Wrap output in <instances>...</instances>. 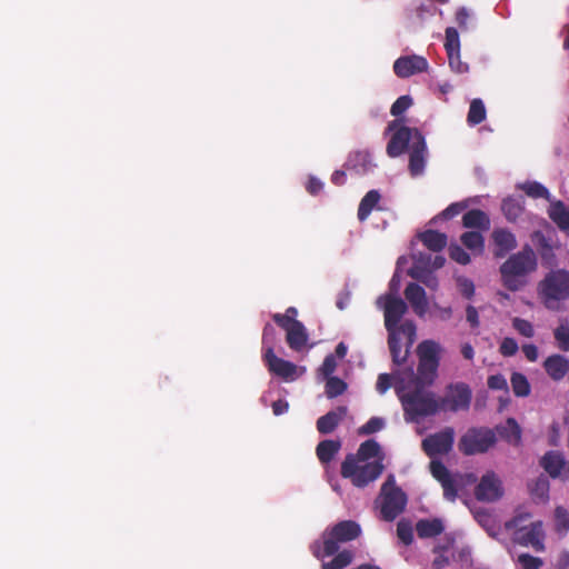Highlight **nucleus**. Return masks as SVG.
I'll return each instance as SVG.
<instances>
[{
	"mask_svg": "<svg viewBox=\"0 0 569 569\" xmlns=\"http://www.w3.org/2000/svg\"><path fill=\"white\" fill-rule=\"evenodd\" d=\"M512 391L517 397H527L530 395V383L527 377L521 372H513L510 378Z\"/></svg>",
	"mask_w": 569,
	"mask_h": 569,
	"instance_id": "a19ab883",
	"label": "nucleus"
},
{
	"mask_svg": "<svg viewBox=\"0 0 569 569\" xmlns=\"http://www.w3.org/2000/svg\"><path fill=\"white\" fill-rule=\"evenodd\" d=\"M471 389L465 382L451 383L447 387V393L442 398H438L441 405L440 411L468 410L471 402Z\"/></svg>",
	"mask_w": 569,
	"mask_h": 569,
	"instance_id": "1a4fd4ad",
	"label": "nucleus"
},
{
	"mask_svg": "<svg viewBox=\"0 0 569 569\" xmlns=\"http://www.w3.org/2000/svg\"><path fill=\"white\" fill-rule=\"evenodd\" d=\"M531 241L537 247L539 254L543 260H549L553 257V250L550 240L545 236L542 231H533L531 234Z\"/></svg>",
	"mask_w": 569,
	"mask_h": 569,
	"instance_id": "4c0bfd02",
	"label": "nucleus"
},
{
	"mask_svg": "<svg viewBox=\"0 0 569 569\" xmlns=\"http://www.w3.org/2000/svg\"><path fill=\"white\" fill-rule=\"evenodd\" d=\"M519 347L513 338L506 337L502 339L499 351L503 357H512L517 353Z\"/></svg>",
	"mask_w": 569,
	"mask_h": 569,
	"instance_id": "680f3d73",
	"label": "nucleus"
},
{
	"mask_svg": "<svg viewBox=\"0 0 569 569\" xmlns=\"http://www.w3.org/2000/svg\"><path fill=\"white\" fill-rule=\"evenodd\" d=\"M385 427V420L379 417L370 418L365 425L359 428V435H372L380 431Z\"/></svg>",
	"mask_w": 569,
	"mask_h": 569,
	"instance_id": "8fccbe9b",
	"label": "nucleus"
},
{
	"mask_svg": "<svg viewBox=\"0 0 569 569\" xmlns=\"http://www.w3.org/2000/svg\"><path fill=\"white\" fill-rule=\"evenodd\" d=\"M540 465L551 478H557L565 468L566 460L560 452L548 451L541 458Z\"/></svg>",
	"mask_w": 569,
	"mask_h": 569,
	"instance_id": "393cba45",
	"label": "nucleus"
},
{
	"mask_svg": "<svg viewBox=\"0 0 569 569\" xmlns=\"http://www.w3.org/2000/svg\"><path fill=\"white\" fill-rule=\"evenodd\" d=\"M550 220L562 231H569V209L561 200L550 201L547 210Z\"/></svg>",
	"mask_w": 569,
	"mask_h": 569,
	"instance_id": "4be33fe9",
	"label": "nucleus"
},
{
	"mask_svg": "<svg viewBox=\"0 0 569 569\" xmlns=\"http://www.w3.org/2000/svg\"><path fill=\"white\" fill-rule=\"evenodd\" d=\"M553 336L558 342L559 349L562 351H569V326L560 325L553 331Z\"/></svg>",
	"mask_w": 569,
	"mask_h": 569,
	"instance_id": "09e8293b",
	"label": "nucleus"
},
{
	"mask_svg": "<svg viewBox=\"0 0 569 569\" xmlns=\"http://www.w3.org/2000/svg\"><path fill=\"white\" fill-rule=\"evenodd\" d=\"M468 208V201L453 202L449 204L441 213L440 217L445 220H450L461 213Z\"/></svg>",
	"mask_w": 569,
	"mask_h": 569,
	"instance_id": "6e6d98bb",
	"label": "nucleus"
},
{
	"mask_svg": "<svg viewBox=\"0 0 569 569\" xmlns=\"http://www.w3.org/2000/svg\"><path fill=\"white\" fill-rule=\"evenodd\" d=\"M272 320L282 328L286 333L289 329L293 327L295 322H298L299 320L293 319L290 315H282V313H274L272 315Z\"/></svg>",
	"mask_w": 569,
	"mask_h": 569,
	"instance_id": "338daca9",
	"label": "nucleus"
},
{
	"mask_svg": "<svg viewBox=\"0 0 569 569\" xmlns=\"http://www.w3.org/2000/svg\"><path fill=\"white\" fill-rule=\"evenodd\" d=\"M475 497L481 502H496L505 493L500 477L492 470L487 471L475 488Z\"/></svg>",
	"mask_w": 569,
	"mask_h": 569,
	"instance_id": "9d476101",
	"label": "nucleus"
},
{
	"mask_svg": "<svg viewBox=\"0 0 569 569\" xmlns=\"http://www.w3.org/2000/svg\"><path fill=\"white\" fill-rule=\"evenodd\" d=\"M528 197L532 199H546L552 201L549 190L538 181H526L518 186Z\"/></svg>",
	"mask_w": 569,
	"mask_h": 569,
	"instance_id": "e433bc0d",
	"label": "nucleus"
},
{
	"mask_svg": "<svg viewBox=\"0 0 569 569\" xmlns=\"http://www.w3.org/2000/svg\"><path fill=\"white\" fill-rule=\"evenodd\" d=\"M405 297L418 317H423L427 313L428 299L421 286L416 282H409L405 289Z\"/></svg>",
	"mask_w": 569,
	"mask_h": 569,
	"instance_id": "a211bd4d",
	"label": "nucleus"
},
{
	"mask_svg": "<svg viewBox=\"0 0 569 569\" xmlns=\"http://www.w3.org/2000/svg\"><path fill=\"white\" fill-rule=\"evenodd\" d=\"M439 363L420 361L418 363L417 373L410 367L407 370L409 380L406 383H411L420 387H430L437 378Z\"/></svg>",
	"mask_w": 569,
	"mask_h": 569,
	"instance_id": "dca6fc26",
	"label": "nucleus"
},
{
	"mask_svg": "<svg viewBox=\"0 0 569 569\" xmlns=\"http://www.w3.org/2000/svg\"><path fill=\"white\" fill-rule=\"evenodd\" d=\"M449 256L453 261L462 266L470 262L469 253L459 244H451L449 247Z\"/></svg>",
	"mask_w": 569,
	"mask_h": 569,
	"instance_id": "864d4df0",
	"label": "nucleus"
},
{
	"mask_svg": "<svg viewBox=\"0 0 569 569\" xmlns=\"http://www.w3.org/2000/svg\"><path fill=\"white\" fill-rule=\"evenodd\" d=\"M428 61L420 56H406L398 58L393 63V71L399 78H409L416 73L427 71Z\"/></svg>",
	"mask_w": 569,
	"mask_h": 569,
	"instance_id": "2eb2a0df",
	"label": "nucleus"
},
{
	"mask_svg": "<svg viewBox=\"0 0 569 569\" xmlns=\"http://www.w3.org/2000/svg\"><path fill=\"white\" fill-rule=\"evenodd\" d=\"M531 518L530 512H518L510 520L506 521L505 528L507 530H513V532L522 527V523Z\"/></svg>",
	"mask_w": 569,
	"mask_h": 569,
	"instance_id": "bf43d9fd",
	"label": "nucleus"
},
{
	"mask_svg": "<svg viewBox=\"0 0 569 569\" xmlns=\"http://www.w3.org/2000/svg\"><path fill=\"white\" fill-rule=\"evenodd\" d=\"M538 262L533 249L525 244L522 249L512 253L499 267L502 286L516 292L528 284V276L537 270Z\"/></svg>",
	"mask_w": 569,
	"mask_h": 569,
	"instance_id": "7ed1b4c3",
	"label": "nucleus"
},
{
	"mask_svg": "<svg viewBox=\"0 0 569 569\" xmlns=\"http://www.w3.org/2000/svg\"><path fill=\"white\" fill-rule=\"evenodd\" d=\"M501 210L509 222H516L525 211V200L522 197H508L502 200Z\"/></svg>",
	"mask_w": 569,
	"mask_h": 569,
	"instance_id": "cd10ccee",
	"label": "nucleus"
},
{
	"mask_svg": "<svg viewBox=\"0 0 569 569\" xmlns=\"http://www.w3.org/2000/svg\"><path fill=\"white\" fill-rule=\"evenodd\" d=\"M416 531L421 539L435 538L445 531V526L439 518L420 519L416 523Z\"/></svg>",
	"mask_w": 569,
	"mask_h": 569,
	"instance_id": "b1692460",
	"label": "nucleus"
},
{
	"mask_svg": "<svg viewBox=\"0 0 569 569\" xmlns=\"http://www.w3.org/2000/svg\"><path fill=\"white\" fill-rule=\"evenodd\" d=\"M487 385L491 390H503L508 392V383L503 375L497 373L488 377Z\"/></svg>",
	"mask_w": 569,
	"mask_h": 569,
	"instance_id": "69168bd1",
	"label": "nucleus"
},
{
	"mask_svg": "<svg viewBox=\"0 0 569 569\" xmlns=\"http://www.w3.org/2000/svg\"><path fill=\"white\" fill-rule=\"evenodd\" d=\"M498 435L511 445H519L521 441V429L513 418H508L505 425L497 426Z\"/></svg>",
	"mask_w": 569,
	"mask_h": 569,
	"instance_id": "c756f323",
	"label": "nucleus"
},
{
	"mask_svg": "<svg viewBox=\"0 0 569 569\" xmlns=\"http://www.w3.org/2000/svg\"><path fill=\"white\" fill-rule=\"evenodd\" d=\"M462 224L468 229L487 231L490 229V218L480 209H471L463 214Z\"/></svg>",
	"mask_w": 569,
	"mask_h": 569,
	"instance_id": "5701e85b",
	"label": "nucleus"
},
{
	"mask_svg": "<svg viewBox=\"0 0 569 569\" xmlns=\"http://www.w3.org/2000/svg\"><path fill=\"white\" fill-rule=\"evenodd\" d=\"M518 562L521 565L522 569H539L542 566V560L540 558L533 557L529 553H521L518 557Z\"/></svg>",
	"mask_w": 569,
	"mask_h": 569,
	"instance_id": "e2e57ef3",
	"label": "nucleus"
},
{
	"mask_svg": "<svg viewBox=\"0 0 569 569\" xmlns=\"http://www.w3.org/2000/svg\"><path fill=\"white\" fill-rule=\"evenodd\" d=\"M397 536L406 546H410L413 541V530L410 522L400 520L397 523Z\"/></svg>",
	"mask_w": 569,
	"mask_h": 569,
	"instance_id": "a18cd8bd",
	"label": "nucleus"
},
{
	"mask_svg": "<svg viewBox=\"0 0 569 569\" xmlns=\"http://www.w3.org/2000/svg\"><path fill=\"white\" fill-rule=\"evenodd\" d=\"M445 49H446L447 53L460 51L459 33H458L457 29L453 27H448L446 29Z\"/></svg>",
	"mask_w": 569,
	"mask_h": 569,
	"instance_id": "c03bdc74",
	"label": "nucleus"
},
{
	"mask_svg": "<svg viewBox=\"0 0 569 569\" xmlns=\"http://www.w3.org/2000/svg\"><path fill=\"white\" fill-rule=\"evenodd\" d=\"M440 345L433 340H423L417 347V355L420 361L439 363Z\"/></svg>",
	"mask_w": 569,
	"mask_h": 569,
	"instance_id": "7c9ffc66",
	"label": "nucleus"
},
{
	"mask_svg": "<svg viewBox=\"0 0 569 569\" xmlns=\"http://www.w3.org/2000/svg\"><path fill=\"white\" fill-rule=\"evenodd\" d=\"M381 447L375 439H369L362 442L357 452L353 453V457H356V461H370V459H379L381 457Z\"/></svg>",
	"mask_w": 569,
	"mask_h": 569,
	"instance_id": "72a5a7b5",
	"label": "nucleus"
},
{
	"mask_svg": "<svg viewBox=\"0 0 569 569\" xmlns=\"http://www.w3.org/2000/svg\"><path fill=\"white\" fill-rule=\"evenodd\" d=\"M531 518L530 512H518L510 520L506 521L505 528L507 530H513V532L522 527V523Z\"/></svg>",
	"mask_w": 569,
	"mask_h": 569,
	"instance_id": "052dcab7",
	"label": "nucleus"
},
{
	"mask_svg": "<svg viewBox=\"0 0 569 569\" xmlns=\"http://www.w3.org/2000/svg\"><path fill=\"white\" fill-rule=\"evenodd\" d=\"M348 413L346 406H339L321 416L317 420V430L321 435H329L335 431L339 423L345 419Z\"/></svg>",
	"mask_w": 569,
	"mask_h": 569,
	"instance_id": "aec40b11",
	"label": "nucleus"
},
{
	"mask_svg": "<svg viewBox=\"0 0 569 569\" xmlns=\"http://www.w3.org/2000/svg\"><path fill=\"white\" fill-rule=\"evenodd\" d=\"M430 262L431 256L420 253L418 257H415V264L409 269L408 274L411 278L422 282L423 279L431 272V270L427 268Z\"/></svg>",
	"mask_w": 569,
	"mask_h": 569,
	"instance_id": "c9c22d12",
	"label": "nucleus"
},
{
	"mask_svg": "<svg viewBox=\"0 0 569 569\" xmlns=\"http://www.w3.org/2000/svg\"><path fill=\"white\" fill-rule=\"evenodd\" d=\"M343 167L357 174H365L372 167L371 156L368 151H352L349 153Z\"/></svg>",
	"mask_w": 569,
	"mask_h": 569,
	"instance_id": "412c9836",
	"label": "nucleus"
},
{
	"mask_svg": "<svg viewBox=\"0 0 569 569\" xmlns=\"http://www.w3.org/2000/svg\"><path fill=\"white\" fill-rule=\"evenodd\" d=\"M528 489L535 502L546 503L549 500L550 482L546 476L540 475L529 482Z\"/></svg>",
	"mask_w": 569,
	"mask_h": 569,
	"instance_id": "a878e982",
	"label": "nucleus"
},
{
	"mask_svg": "<svg viewBox=\"0 0 569 569\" xmlns=\"http://www.w3.org/2000/svg\"><path fill=\"white\" fill-rule=\"evenodd\" d=\"M430 472L432 477L439 482H442L451 476L448 468L439 460H432L430 462Z\"/></svg>",
	"mask_w": 569,
	"mask_h": 569,
	"instance_id": "5fc2aeb1",
	"label": "nucleus"
},
{
	"mask_svg": "<svg viewBox=\"0 0 569 569\" xmlns=\"http://www.w3.org/2000/svg\"><path fill=\"white\" fill-rule=\"evenodd\" d=\"M513 329L526 338H532L535 335L533 326L530 321L516 317L512 319Z\"/></svg>",
	"mask_w": 569,
	"mask_h": 569,
	"instance_id": "de8ad7c7",
	"label": "nucleus"
},
{
	"mask_svg": "<svg viewBox=\"0 0 569 569\" xmlns=\"http://www.w3.org/2000/svg\"><path fill=\"white\" fill-rule=\"evenodd\" d=\"M411 104L412 99L410 96H401L392 103L390 113L393 117H399L406 112L411 107Z\"/></svg>",
	"mask_w": 569,
	"mask_h": 569,
	"instance_id": "3c124183",
	"label": "nucleus"
},
{
	"mask_svg": "<svg viewBox=\"0 0 569 569\" xmlns=\"http://www.w3.org/2000/svg\"><path fill=\"white\" fill-rule=\"evenodd\" d=\"M555 530L561 536L569 531V511L562 506L555 509Z\"/></svg>",
	"mask_w": 569,
	"mask_h": 569,
	"instance_id": "79ce46f5",
	"label": "nucleus"
},
{
	"mask_svg": "<svg viewBox=\"0 0 569 569\" xmlns=\"http://www.w3.org/2000/svg\"><path fill=\"white\" fill-rule=\"evenodd\" d=\"M543 369L550 379L560 381L569 373V359L559 353L551 355L545 359Z\"/></svg>",
	"mask_w": 569,
	"mask_h": 569,
	"instance_id": "6ab92c4d",
	"label": "nucleus"
},
{
	"mask_svg": "<svg viewBox=\"0 0 569 569\" xmlns=\"http://www.w3.org/2000/svg\"><path fill=\"white\" fill-rule=\"evenodd\" d=\"M381 517L386 521L395 520L406 508L407 496L396 483V478L390 473L380 490Z\"/></svg>",
	"mask_w": 569,
	"mask_h": 569,
	"instance_id": "0eeeda50",
	"label": "nucleus"
},
{
	"mask_svg": "<svg viewBox=\"0 0 569 569\" xmlns=\"http://www.w3.org/2000/svg\"><path fill=\"white\" fill-rule=\"evenodd\" d=\"M427 388L406 383L405 380L396 386L407 422H419L422 418L435 416L440 411L441 405L436 393Z\"/></svg>",
	"mask_w": 569,
	"mask_h": 569,
	"instance_id": "f03ea898",
	"label": "nucleus"
},
{
	"mask_svg": "<svg viewBox=\"0 0 569 569\" xmlns=\"http://www.w3.org/2000/svg\"><path fill=\"white\" fill-rule=\"evenodd\" d=\"M276 340H277L276 328L272 325L267 323L263 327V331H262V346H263V350L264 351L269 350V349L273 350Z\"/></svg>",
	"mask_w": 569,
	"mask_h": 569,
	"instance_id": "603ef678",
	"label": "nucleus"
},
{
	"mask_svg": "<svg viewBox=\"0 0 569 569\" xmlns=\"http://www.w3.org/2000/svg\"><path fill=\"white\" fill-rule=\"evenodd\" d=\"M449 66L452 71L457 73H466L469 70V66L466 62L461 61L460 51L447 53Z\"/></svg>",
	"mask_w": 569,
	"mask_h": 569,
	"instance_id": "13d9d810",
	"label": "nucleus"
},
{
	"mask_svg": "<svg viewBox=\"0 0 569 569\" xmlns=\"http://www.w3.org/2000/svg\"><path fill=\"white\" fill-rule=\"evenodd\" d=\"M361 535L360 525L353 520H343L327 529L323 535L322 548L319 541L311 545V552L317 559L333 556L339 545L357 539Z\"/></svg>",
	"mask_w": 569,
	"mask_h": 569,
	"instance_id": "20e7f679",
	"label": "nucleus"
},
{
	"mask_svg": "<svg viewBox=\"0 0 569 569\" xmlns=\"http://www.w3.org/2000/svg\"><path fill=\"white\" fill-rule=\"evenodd\" d=\"M335 558L331 560L336 567L343 569L348 567L353 560V553L350 550H342L335 553Z\"/></svg>",
	"mask_w": 569,
	"mask_h": 569,
	"instance_id": "0e129e2a",
	"label": "nucleus"
},
{
	"mask_svg": "<svg viewBox=\"0 0 569 569\" xmlns=\"http://www.w3.org/2000/svg\"><path fill=\"white\" fill-rule=\"evenodd\" d=\"M381 196L378 190H370L366 193V196L361 199L358 207V219L360 221H365L373 210V208L378 204Z\"/></svg>",
	"mask_w": 569,
	"mask_h": 569,
	"instance_id": "f704fd0d",
	"label": "nucleus"
},
{
	"mask_svg": "<svg viewBox=\"0 0 569 569\" xmlns=\"http://www.w3.org/2000/svg\"><path fill=\"white\" fill-rule=\"evenodd\" d=\"M486 107L481 99H473L470 103L467 122L477 126L486 120Z\"/></svg>",
	"mask_w": 569,
	"mask_h": 569,
	"instance_id": "ea45409f",
	"label": "nucleus"
},
{
	"mask_svg": "<svg viewBox=\"0 0 569 569\" xmlns=\"http://www.w3.org/2000/svg\"><path fill=\"white\" fill-rule=\"evenodd\" d=\"M399 336L403 335L407 338V346L411 348L417 337V327L412 320H406L398 326Z\"/></svg>",
	"mask_w": 569,
	"mask_h": 569,
	"instance_id": "49530a36",
	"label": "nucleus"
},
{
	"mask_svg": "<svg viewBox=\"0 0 569 569\" xmlns=\"http://www.w3.org/2000/svg\"><path fill=\"white\" fill-rule=\"evenodd\" d=\"M497 441L493 430L485 427L469 428L459 439L458 449L465 456L487 452Z\"/></svg>",
	"mask_w": 569,
	"mask_h": 569,
	"instance_id": "6e6552de",
	"label": "nucleus"
},
{
	"mask_svg": "<svg viewBox=\"0 0 569 569\" xmlns=\"http://www.w3.org/2000/svg\"><path fill=\"white\" fill-rule=\"evenodd\" d=\"M538 293L548 309H557L560 301L569 298V271H550L539 282Z\"/></svg>",
	"mask_w": 569,
	"mask_h": 569,
	"instance_id": "423d86ee",
	"label": "nucleus"
},
{
	"mask_svg": "<svg viewBox=\"0 0 569 569\" xmlns=\"http://www.w3.org/2000/svg\"><path fill=\"white\" fill-rule=\"evenodd\" d=\"M263 361L268 370L274 376L287 381H292L297 378V366L293 362L277 357L274 350H266L263 352Z\"/></svg>",
	"mask_w": 569,
	"mask_h": 569,
	"instance_id": "4468645a",
	"label": "nucleus"
},
{
	"mask_svg": "<svg viewBox=\"0 0 569 569\" xmlns=\"http://www.w3.org/2000/svg\"><path fill=\"white\" fill-rule=\"evenodd\" d=\"M341 442L339 440H322L316 448V453L321 463H329L339 452Z\"/></svg>",
	"mask_w": 569,
	"mask_h": 569,
	"instance_id": "473e14b6",
	"label": "nucleus"
},
{
	"mask_svg": "<svg viewBox=\"0 0 569 569\" xmlns=\"http://www.w3.org/2000/svg\"><path fill=\"white\" fill-rule=\"evenodd\" d=\"M388 347L395 365L401 366L407 361L410 348L401 350L399 330L388 331Z\"/></svg>",
	"mask_w": 569,
	"mask_h": 569,
	"instance_id": "c85d7f7f",
	"label": "nucleus"
},
{
	"mask_svg": "<svg viewBox=\"0 0 569 569\" xmlns=\"http://www.w3.org/2000/svg\"><path fill=\"white\" fill-rule=\"evenodd\" d=\"M491 239L495 244L493 256L496 258L506 257L518 246L516 236L506 228H496L491 233Z\"/></svg>",
	"mask_w": 569,
	"mask_h": 569,
	"instance_id": "f3484780",
	"label": "nucleus"
},
{
	"mask_svg": "<svg viewBox=\"0 0 569 569\" xmlns=\"http://www.w3.org/2000/svg\"><path fill=\"white\" fill-rule=\"evenodd\" d=\"M382 458L372 461H356L353 453H348L341 463L342 478L349 479L357 488H365L377 480L383 472Z\"/></svg>",
	"mask_w": 569,
	"mask_h": 569,
	"instance_id": "39448f33",
	"label": "nucleus"
},
{
	"mask_svg": "<svg viewBox=\"0 0 569 569\" xmlns=\"http://www.w3.org/2000/svg\"><path fill=\"white\" fill-rule=\"evenodd\" d=\"M407 150L410 174L417 177L423 172L426 166V139L419 129L402 126L391 136L386 152L390 158H397Z\"/></svg>",
	"mask_w": 569,
	"mask_h": 569,
	"instance_id": "f257e3e1",
	"label": "nucleus"
},
{
	"mask_svg": "<svg viewBox=\"0 0 569 569\" xmlns=\"http://www.w3.org/2000/svg\"><path fill=\"white\" fill-rule=\"evenodd\" d=\"M419 239L433 252H439L447 246V236L437 230H426L419 234Z\"/></svg>",
	"mask_w": 569,
	"mask_h": 569,
	"instance_id": "2f4dec72",
	"label": "nucleus"
},
{
	"mask_svg": "<svg viewBox=\"0 0 569 569\" xmlns=\"http://www.w3.org/2000/svg\"><path fill=\"white\" fill-rule=\"evenodd\" d=\"M286 340L290 349L300 351L305 348L308 341V333L302 322L293 323V327L288 330Z\"/></svg>",
	"mask_w": 569,
	"mask_h": 569,
	"instance_id": "bb28decb",
	"label": "nucleus"
},
{
	"mask_svg": "<svg viewBox=\"0 0 569 569\" xmlns=\"http://www.w3.org/2000/svg\"><path fill=\"white\" fill-rule=\"evenodd\" d=\"M383 316L387 331L398 330V326L408 311L407 303L397 296L387 295L385 298Z\"/></svg>",
	"mask_w": 569,
	"mask_h": 569,
	"instance_id": "ddd939ff",
	"label": "nucleus"
},
{
	"mask_svg": "<svg viewBox=\"0 0 569 569\" xmlns=\"http://www.w3.org/2000/svg\"><path fill=\"white\" fill-rule=\"evenodd\" d=\"M545 532L542 521H535L528 527L513 532V541L523 547H532L536 551H543Z\"/></svg>",
	"mask_w": 569,
	"mask_h": 569,
	"instance_id": "f8f14e48",
	"label": "nucleus"
},
{
	"mask_svg": "<svg viewBox=\"0 0 569 569\" xmlns=\"http://www.w3.org/2000/svg\"><path fill=\"white\" fill-rule=\"evenodd\" d=\"M440 483L443 489V497L449 501H455L458 497V488L456 480L452 478V476H450Z\"/></svg>",
	"mask_w": 569,
	"mask_h": 569,
	"instance_id": "4d7b16f0",
	"label": "nucleus"
},
{
	"mask_svg": "<svg viewBox=\"0 0 569 569\" xmlns=\"http://www.w3.org/2000/svg\"><path fill=\"white\" fill-rule=\"evenodd\" d=\"M336 369H337V361H336L335 356H333V355H328V356L325 358V360H323V362H322V365H321V367H320L319 371H320V372H321L326 378H328V377H331V376H332V373L336 371Z\"/></svg>",
	"mask_w": 569,
	"mask_h": 569,
	"instance_id": "774afa93",
	"label": "nucleus"
},
{
	"mask_svg": "<svg viewBox=\"0 0 569 569\" xmlns=\"http://www.w3.org/2000/svg\"><path fill=\"white\" fill-rule=\"evenodd\" d=\"M460 240L462 244L478 253H482L485 249V239L478 231H466L461 234Z\"/></svg>",
	"mask_w": 569,
	"mask_h": 569,
	"instance_id": "58836bf2",
	"label": "nucleus"
},
{
	"mask_svg": "<svg viewBox=\"0 0 569 569\" xmlns=\"http://www.w3.org/2000/svg\"><path fill=\"white\" fill-rule=\"evenodd\" d=\"M347 389V383L338 377H328L326 382V395L329 399L342 395Z\"/></svg>",
	"mask_w": 569,
	"mask_h": 569,
	"instance_id": "37998d69",
	"label": "nucleus"
},
{
	"mask_svg": "<svg viewBox=\"0 0 569 569\" xmlns=\"http://www.w3.org/2000/svg\"><path fill=\"white\" fill-rule=\"evenodd\" d=\"M455 442V430L446 427L441 431L429 435L422 440V449L430 458L447 455L452 450Z\"/></svg>",
	"mask_w": 569,
	"mask_h": 569,
	"instance_id": "9b49d317",
	"label": "nucleus"
}]
</instances>
